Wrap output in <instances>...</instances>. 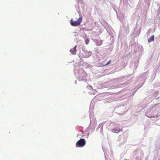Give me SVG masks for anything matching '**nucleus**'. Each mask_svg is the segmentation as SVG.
Here are the masks:
<instances>
[{
    "instance_id": "1",
    "label": "nucleus",
    "mask_w": 160,
    "mask_h": 160,
    "mask_svg": "<svg viewBox=\"0 0 160 160\" xmlns=\"http://www.w3.org/2000/svg\"><path fill=\"white\" fill-rule=\"evenodd\" d=\"M82 16L80 17L76 21H74L72 19L70 20V24L73 26H77L79 25L82 22Z\"/></svg>"
},
{
    "instance_id": "2",
    "label": "nucleus",
    "mask_w": 160,
    "mask_h": 160,
    "mask_svg": "<svg viewBox=\"0 0 160 160\" xmlns=\"http://www.w3.org/2000/svg\"><path fill=\"white\" fill-rule=\"evenodd\" d=\"M86 142L84 139L81 138L76 143L77 147H83L85 144Z\"/></svg>"
},
{
    "instance_id": "3",
    "label": "nucleus",
    "mask_w": 160,
    "mask_h": 160,
    "mask_svg": "<svg viewBox=\"0 0 160 160\" xmlns=\"http://www.w3.org/2000/svg\"><path fill=\"white\" fill-rule=\"evenodd\" d=\"M76 47L77 46H75L73 48L70 50V51L72 53V54H76V52L77 51V50L76 49Z\"/></svg>"
},
{
    "instance_id": "4",
    "label": "nucleus",
    "mask_w": 160,
    "mask_h": 160,
    "mask_svg": "<svg viewBox=\"0 0 160 160\" xmlns=\"http://www.w3.org/2000/svg\"><path fill=\"white\" fill-rule=\"evenodd\" d=\"M154 35H153L151 37H150L148 39V41L149 42H151L153 41H154Z\"/></svg>"
},
{
    "instance_id": "5",
    "label": "nucleus",
    "mask_w": 160,
    "mask_h": 160,
    "mask_svg": "<svg viewBox=\"0 0 160 160\" xmlns=\"http://www.w3.org/2000/svg\"><path fill=\"white\" fill-rule=\"evenodd\" d=\"M113 131H114V132L116 133H118L120 131H121V130L119 128H114L113 130Z\"/></svg>"
},
{
    "instance_id": "6",
    "label": "nucleus",
    "mask_w": 160,
    "mask_h": 160,
    "mask_svg": "<svg viewBox=\"0 0 160 160\" xmlns=\"http://www.w3.org/2000/svg\"><path fill=\"white\" fill-rule=\"evenodd\" d=\"M85 41L86 44H88L89 43V40L88 38H86L85 40Z\"/></svg>"
},
{
    "instance_id": "7",
    "label": "nucleus",
    "mask_w": 160,
    "mask_h": 160,
    "mask_svg": "<svg viewBox=\"0 0 160 160\" xmlns=\"http://www.w3.org/2000/svg\"><path fill=\"white\" fill-rule=\"evenodd\" d=\"M102 44V42L101 41H100L98 42L97 43L96 45H97L100 46Z\"/></svg>"
},
{
    "instance_id": "8",
    "label": "nucleus",
    "mask_w": 160,
    "mask_h": 160,
    "mask_svg": "<svg viewBox=\"0 0 160 160\" xmlns=\"http://www.w3.org/2000/svg\"><path fill=\"white\" fill-rule=\"evenodd\" d=\"M111 62V61L110 60H109L105 64L103 65V66L104 67V66H106V65H108V64H110V63Z\"/></svg>"
}]
</instances>
